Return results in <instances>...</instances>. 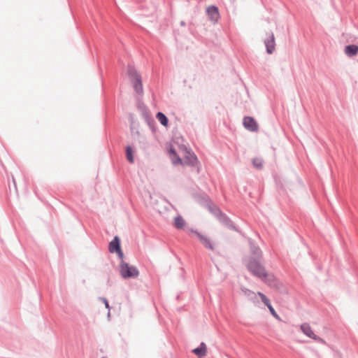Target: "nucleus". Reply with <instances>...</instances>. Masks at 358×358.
Returning a JSON list of instances; mask_svg holds the SVG:
<instances>
[{
	"label": "nucleus",
	"mask_w": 358,
	"mask_h": 358,
	"mask_svg": "<svg viewBox=\"0 0 358 358\" xmlns=\"http://www.w3.org/2000/svg\"><path fill=\"white\" fill-rule=\"evenodd\" d=\"M101 301H102L103 302V303L105 304L106 308L109 309V308H110V307H109V304H108V302L107 299H106L103 298V299H101Z\"/></svg>",
	"instance_id": "nucleus-22"
},
{
	"label": "nucleus",
	"mask_w": 358,
	"mask_h": 358,
	"mask_svg": "<svg viewBox=\"0 0 358 358\" xmlns=\"http://www.w3.org/2000/svg\"><path fill=\"white\" fill-rule=\"evenodd\" d=\"M120 238L117 236H115L113 240L110 242L108 249L111 253L116 252L119 255L120 257L122 258L123 254L120 248Z\"/></svg>",
	"instance_id": "nucleus-6"
},
{
	"label": "nucleus",
	"mask_w": 358,
	"mask_h": 358,
	"mask_svg": "<svg viewBox=\"0 0 358 358\" xmlns=\"http://www.w3.org/2000/svg\"><path fill=\"white\" fill-rule=\"evenodd\" d=\"M268 308L270 310V313H271V315L275 317L276 319H279V316L276 313L275 310H274V308H273V306H271V304H270L269 306H267Z\"/></svg>",
	"instance_id": "nucleus-20"
},
{
	"label": "nucleus",
	"mask_w": 358,
	"mask_h": 358,
	"mask_svg": "<svg viewBox=\"0 0 358 358\" xmlns=\"http://www.w3.org/2000/svg\"><path fill=\"white\" fill-rule=\"evenodd\" d=\"M344 51L348 56H354L358 52V46H346Z\"/></svg>",
	"instance_id": "nucleus-11"
},
{
	"label": "nucleus",
	"mask_w": 358,
	"mask_h": 358,
	"mask_svg": "<svg viewBox=\"0 0 358 358\" xmlns=\"http://www.w3.org/2000/svg\"><path fill=\"white\" fill-rule=\"evenodd\" d=\"M156 117L160 122V123L166 127L168 125V119L165 115L161 112L157 113Z\"/></svg>",
	"instance_id": "nucleus-13"
},
{
	"label": "nucleus",
	"mask_w": 358,
	"mask_h": 358,
	"mask_svg": "<svg viewBox=\"0 0 358 358\" xmlns=\"http://www.w3.org/2000/svg\"><path fill=\"white\" fill-rule=\"evenodd\" d=\"M102 358H106V357H102Z\"/></svg>",
	"instance_id": "nucleus-27"
},
{
	"label": "nucleus",
	"mask_w": 358,
	"mask_h": 358,
	"mask_svg": "<svg viewBox=\"0 0 358 358\" xmlns=\"http://www.w3.org/2000/svg\"><path fill=\"white\" fill-rule=\"evenodd\" d=\"M264 45H275V37L273 32L268 34L267 38L264 40Z\"/></svg>",
	"instance_id": "nucleus-14"
},
{
	"label": "nucleus",
	"mask_w": 358,
	"mask_h": 358,
	"mask_svg": "<svg viewBox=\"0 0 358 358\" xmlns=\"http://www.w3.org/2000/svg\"><path fill=\"white\" fill-rule=\"evenodd\" d=\"M13 182H14V184L15 185V179H14V178H13Z\"/></svg>",
	"instance_id": "nucleus-26"
},
{
	"label": "nucleus",
	"mask_w": 358,
	"mask_h": 358,
	"mask_svg": "<svg viewBox=\"0 0 358 358\" xmlns=\"http://www.w3.org/2000/svg\"><path fill=\"white\" fill-rule=\"evenodd\" d=\"M185 224V220L181 216H178L174 220V226L178 229H183Z\"/></svg>",
	"instance_id": "nucleus-12"
},
{
	"label": "nucleus",
	"mask_w": 358,
	"mask_h": 358,
	"mask_svg": "<svg viewBox=\"0 0 358 358\" xmlns=\"http://www.w3.org/2000/svg\"><path fill=\"white\" fill-rule=\"evenodd\" d=\"M254 166L257 169H261L263 166V162L261 159H255L253 160Z\"/></svg>",
	"instance_id": "nucleus-19"
},
{
	"label": "nucleus",
	"mask_w": 358,
	"mask_h": 358,
	"mask_svg": "<svg viewBox=\"0 0 358 358\" xmlns=\"http://www.w3.org/2000/svg\"><path fill=\"white\" fill-rule=\"evenodd\" d=\"M120 272L124 278H136L139 273L134 266H129L128 264L122 262L120 264Z\"/></svg>",
	"instance_id": "nucleus-2"
},
{
	"label": "nucleus",
	"mask_w": 358,
	"mask_h": 358,
	"mask_svg": "<svg viewBox=\"0 0 358 358\" xmlns=\"http://www.w3.org/2000/svg\"><path fill=\"white\" fill-rule=\"evenodd\" d=\"M257 256H261V252H258Z\"/></svg>",
	"instance_id": "nucleus-25"
},
{
	"label": "nucleus",
	"mask_w": 358,
	"mask_h": 358,
	"mask_svg": "<svg viewBox=\"0 0 358 358\" xmlns=\"http://www.w3.org/2000/svg\"><path fill=\"white\" fill-rule=\"evenodd\" d=\"M126 155H127V159H128V161L130 163H133L134 159L133 150H132L131 147H130V146L127 147Z\"/></svg>",
	"instance_id": "nucleus-15"
},
{
	"label": "nucleus",
	"mask_w": 358,
	"mask_h": 358,
	"mask_svg": "<svg viewBox=\"0 0 358 358\" xmlns=\"http://www.w3.org/2000/svg\"><path fill=\"white\" fill-rule=\"evenodd\" d=\"M206 13L211 21L217 22L220 18L219 9L215 5L209 6L206 9Z\"/></svg>",
	"instance_id": "nucleus-7"
},
{
	"label": "nucleus",
	"mask_w": 358,
	"mask_h": 358,
	"mask_svg": "<svg viewBox=\"0 0 358 358\" xmlns=\"http://www.w3.org/2000/svg\"><path fill=\"white\" fill-rule=\"evenodd\" d=\"M257 294L261 298L262 301L266 306L271 304L269 299L263 293L258 292Z\"/></svg>",
	"instance_id": "nucleus-17"
},
{
	"label": "nucleus",
	"mask_w": 358,
	"mask_h": 358,
	"mask_svg": "<svg viewBox=\"0 0 358 358\" xmlns=\"http://www.w3.org/2000/svg\"><path fill=\"white\" fill-rule=\"evenodd\" d=\"M128 75L133 83L134 87L137 93L143 92V85L140 76L137 73L136 70L131 67L128 69Z\"/></svg>",
	"instance_id": "nucleus-3"
},
{
	"label": "nucleus",
	"mask_w": 358,
	"mask_h": 358,
	"mask_svg": "<svg viewBox=\"0 0 358 358\" xmlns=\"http://www.w3.org/2000/svg\"><path fill=\"white\" fill-rule=\"evenodd\" d=\"M243 125L246 129L252 131H257L258 127L256 121L250 117H244Z\"/></svg>",
	"instance_id": "nucleus-8"
},
{
	"label": "nucleus",
	"mask_w": 358,
	"mask_h": 358,
	"mask_svg": "<svg viewBox=\"0 0 358 358\" xmlns=\"http://www.w3.org/2000/svg\"><path fill=\"white\" fill-rule=\"evenodd\" d=\"M190 232L193 236L199 239L205 248L211 250L215 249L213 242L207 236L194 230H191Z\"/></svg>",
	"instance_id": "nucleus-4"
},
{
	"label": "nucleus",
	"mask_w": 358,
	"mask_h": 358,
	"mask_svg": "<svg viewBox=\"0 0 358 358\" xmlns=\"http://www.w3.org/2000/svg\"><path fill=\"white\" fill-rule=\"evenodd\" d=\"M257 294L261 298L262 301L266 306L271 304L269 299L263 293L258 292Z\"/></svg>",
	"instance_id": "nucleus-18"
},
{
	"label": "nucleus",
	"mask_w": 358,
	"mask_h": 358,
	"mask_svg": "<svg viewBox=\"0 0 358 358\" xmlns=\"http://www.w3.org/2000/svg\"><path fill=\"white\" fill-rule=\"evenodd\" d=\"M192 352L199 357L206 356L207 354V347L204 343H201L200 346L192 350Z\"/></svg>",
	"instance_id": "nucleus-9"
},
{
	"label": "nucleus",
	"mask_w": 358,
	"mask_h": 358,
	"mask_svg": "<svg viewBox=\"0 0 358 358\" xmlns=\"http://www.w3.org/2000/svg\"><path fill=\"white\" fill-rule=\"evenodd\" d=\"M188 155H189L188 164H191V165L196 164L198 162V159H197V157H196V155L194 154H191L189 152H188Z\"/></svg>",
	"instance_id": "nucleus-16"
},
{
	"label": "nucleus",
	"mask_w": 358,
	"mask_h": 358,
	"mask_svg": "<svg viewBox=\"0 0 358 358\" xmlns=\"http://www.w3.org/2000/svg\"><path fill=\"white\" fill-rule=\"evenodd\" d=\"M180 24L181 26H185V22L184 21H181Z\"/></svg>",
	"instance_id": "nucleus-24"
},
{
	"label": "nucleus",
	"mask_w": 358,
	"mask_h": 358,
	"mask_svg": "<svg viewBox=\"0 0 358 358\" xmlns=\"http://www.w3.org/2000/svg\"><path fill=\"white\" fill-rule=\"evenodd\" d=\"M170 154L171 155V159H172L173 164H182V160L176 155V150L173 148V146H171V148H170Z\"/></svg>",
	"instance_id": "nucleus-10"
},
{
	"label": "nucleus",
	"mask_w": 358,
	"mask_h": 358,
	"mask_svg": "<svg viewBox=\"0 0 358 358\" xmlns=\"http://www.w3.org/2000/svg\"><path fill=\"white\" fill-rule=\"evenodd\" d=\"M300 329L301 331L308 337L319 341L320 343H324V341L320 337L317 336L312 329L311 327L308 323H303L301 325Z\"/></svg>",
	"instance_id": "nucleus-5"
},
{
	"label": "nucleus",
	"mask_w": 358,
	"mask_h": 358,
	"mask_svg": "<svg viewBox=\"0 0 358 358\" xmlns=\"http://www.w3.org/2000/svg\"><path fill=\"white\" fill-rule=\"evenodd\" d=\"M352 43H348V45H358V41H355V43L353 41H352Z\"/></svg>",
	"instance_id": "nucleus-23"
},
{
	"label": "nucleus",
	"mask_w": 358,
	"mask_h": 358,
	"mask_svg": "<svg viewBox=\"0 0 358 358\" xmlns=\"http://www.w3.org/2000/svg\"><path fill=\"white\" fill-rule=\"evenodd\" d=\"M275 51V46H266V52L268 54H272Z\"/></svg>",
	"instance_id": "nucleus-21"
},
{
	"label": "nucleus",
	"mask_w": 358,
	"mask_h": 358,
	"mask_svg": "<svg viewBox=\"0 0 358 358\" xmlns=\"http://www.w3.org/2000/svg\"><path fill=\"white\" fill-rule=\"evenodd\" d=\"M247 267L252 275L260 278L268 285L271 287H277L278 282L275 276L273 274L268 273L265 268L258 261L250 260L248 262Z\"/></svg>",
	"instance_id": "nucleus-1"
}]
</instances>
